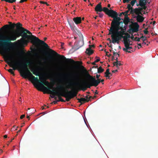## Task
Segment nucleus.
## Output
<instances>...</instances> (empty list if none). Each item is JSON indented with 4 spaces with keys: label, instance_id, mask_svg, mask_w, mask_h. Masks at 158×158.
Wrapping results in <instances>:
<instances>
[{
    "label": "nucleus",
    "instance_id": "1",
    "mask_svg": "<svg viewBox=\"0 0 158 158\" xmlns=\"http://www.w3.org/2000/svg\"><path fill=\"white\" fill-rule=\"evenodd\" d=\"M107 15L114 18L109 30V34L111 35L112 43H118L119 41L123 38L125 47L123 48V50L131 52L132 51V48L130 41V35L125 32L123 29L120 27L119 20H117V13L113 10H110Z\"/></svg>",
    "mask_w": 158,
    "mask_h": 158
},
{
    "label": "nucleus",
    "instance_id": "2",
    "mask_svg": "<svg viewBox=\"0 0 158 158\" xmlns=\"http://www.w3.org/2000/svg\"><path fill=\"white\" fill-rule=\"evenodd\" d=\"M21 76L23 78L26 79L28 78L33 83L34 85L37 88H40L43 89L44 90L47 92L48 93L52 94L51 96L52 98H54L55 95H56V92H60V90L57 89V91L55 92L52 91L50 89L41 83L39 82L38 78L35 77L28 70L27 65L25 63L23 64V66L20 69L19 71Z\"/></svg>",
    "mask_w": 158,
    "mask_h": 158
},
{
    "label": "nucleus",
    "instance_id": "3",
    "mask_svg": "<svg viewBox=\"0 0 158 158\" xmlns=\"http://www.w3.org/2000/svg\"><path fill=\"white\" fill-rule=\"evenodd\" d=\"M89 80L79 85V86L83 90H85L87 88H90L92 86H97L101 82L103 84L104 80L100 79L96 80L89 74H88Z\"/></svg>",
    "mask_w": 158,
    "mask_h": 158
},
{
    "label": "nucleus",
    "instance_id": "4",
    "mask_svg": "<svg viewBox=\"0 0 158 158\" xmlns=\"http://www.w3.org/2000/svg\"><path fill=\"white\" fill-rule=\"evenodd\" d=\"M22 38L19 40H18L20 44H26L27 41L25 39L28 38L30 39L31 42L34 44H43L45 47H48V46L47 44L45 43L44 41L39 39L37 37L34 36L33 35H27L26 33L24 32L21 35Z\"/></svg>",
    "mask_w": 158,
    "mask_h": 158
},
{
    "label": "nucleus",
    "instance_id": "5",
    "mask_svg": "<svg viewBox=\"0 0 158 158\" xmlns=\"http://www.w3.org/2000/svg\"><path fill=\"white\" fill-rule=\"evenodd\" d=\"M58 90H60V92H57L56 94L58 96H61L66 98V101H69L70 99L77 95V93L74 90L72 91L65 92L64 90V87L62 86L57 87Z\"/></svg>",
    "mask_w": 158,
    "mask_h": 158
},
{
    "label": "nucleus",
    "instance_id": "6",
    "mask_svg": "<svg viewBox=\"0 0 158 158\" xmlns=\"http://www.w3.org/2000/svg\"><path fill=\"white\" fill-rule=\"evenodd\" d=\"M16 39L15 32L14 31H10L5 35L0 34V40L5 41H14Z\"/></svg>",
    "mask_w": 158,
    "mask_h": 158
},
{
    "label": "nucleus",
    "instance_id": "7",
    "mask_svg": "<svg viewBox=\"0 0 158 158\" xmlns=\"http://www.w3.org/2000/svg\"><path fill=\"white\" fill-rule=\"evenodd\" d=\"M48 50L51 54L57 57L61 62H63L66 60V58L64 56H60L59 55L58 53L51 49H48Z\"/></svg>",
    "mask_w": 158,
    "mask_h": 158
},
{
    "label": "nucleus",
    "instance_id": "8",
    "mask_svg": "<svg viewBox=\"0 0 158 158\" xmlns=\"http://www.w3.org/2000/svg\"><path fill=\"white\" fill-rule=\"evenodd\" d=\"M49 74L43 73L39 76V78L40 81L43 83L45 80L49 78Z\"/></svg>",
    "mask_w": 158,
    "mask_h": 158
},
{
    "label": "nucleus",
    "instance_id": "9",
    "mask_svg": "<svg viewBox=\"0 0 158 158\" xmlns=\"http://www.w3.org/2000/svg\"><path fill=\"white\" fill-rule=\"evenodd\" d=\"M151 0H139V5L143 7L144 9H146L145 5L146 3H149Z\"/></svg>",
    "mask_w": 158,
    "mask_h": 158
},
{
    "label": "nucleus",
    "instance_id": "10",
    "mask_svg": "<svg viewBox=\"0 0 158 158\" xmlns=\"http://www.w3.org/2000/svg\"><path fill=\"white\" fill-rule=\"evenodd\" d=\"M41 69L40 68L35 69L32 68L31 69V71L33 72V73L35 75L40 76L41 74L39 72V70Z\"/></svg>",
    "mask_w": 158,
    "mask_h": 158
},
{
    "label": "nucleus",
    "instance_id": "11",
    "mask_svg": "<svg viewBox=\"0 0 158 158\" xmlns=\"http://www.w3.org/2000/svg\"><path fill=\"white\" fill-rule=\"evenodd\" d=\"M133 26L132 30L133 32H136L138 31L139 26L138 24L136 23H134L132 24Z\"/></svg>",
    "mask_w": 158,
    "mask_h": 158
},
{
    "label": "nucleus",
    "instance_id": "12",
    "mask_svg": "<svg viewBox=\"0 0 158 158\" xmlns=\"http://www.w3.org/2000/svg\"><path fill=\"white\" fill-rule=\"evenodd\" d=\"M95 10L98 13V12H101L102 11V8L101 3H100L97 4L95 8Z\"/></svg>",
    "mask_w": 158,
    "mask_h": 158
},
{
    "label": "nucleus",
    "instance_id": "13",
    "mask_svg": "<svg viewBox=\"0 0 158 158\" xmlns=\"http://www.w3.org/2000/svg\"><path fill=\"white\" fill-rule=\"evenodd\" d=\"M73 20L76 24H78L81 23V17H74Z\"/></svg>",
    "mask_w": 158,
    "mask_h": 158
},
{
    "label": "nucleus",
    "instance_id": "14",
    "mask_svg": "<svg viewBox=\"0 0 158 158\" xmlns=\"http://www.w3.org/2000/svg\"><path fill=\"white\" fill-rule=\"evenodd\" d=\"M119 55L117 52H114L113 53V56H112V60H117L118 58L119 57Z\"/></svg>",
    "mask_w": 158,
    "mask_h": 158
},
{
    "label": "nucleus",
    "instance_id": "15",
    "mask_svg": "<svg viewBox=\"0 0 158 158\" xmlns=\"http://www.w3.org/2000/svg\"><path fill=\"white\" fill-rule=\"evenodd\" d=\"M136 19L138 22H142L143 21L144 18L141 15H138L136 17Z\"/></svg>",
    "mask_w": 158,
    "mask_h": 158
},
{
    "label": "nucleus",
    "instance_id": "16",
    "mask_svg": "<svg viewBox=\"0 0 158 158\" xmlns=\"http://www.w3.org/2000/svg\"><path fill=\"white\" fill-rule=\"evenodd\" d=\"M85 53L88 55H90L93 53V51L90 48H89L86 49Z\"/></svg>",
    "mask_w": 158,
    "mask_h": 158
},
{
    "label": "nucleus",
    "instance_id": "17",
    "mask_svg": "<svg viewBox=\"0 0 158 158\" xmlns=\"http://www.w3.org/2000/svg\"><path fill=\"white\" fill-rule=\"evenodd\" d=\"M110 73L109 72V69H107L105 73V77L109 79L110 77L109 75H110Z\"/></svg>",
    "mask_w": 158,
    "mask_h": 158
},
{
    "label": "nucleus",
    "instance_id": "18",
    "mask_svg": "<svg viewBox=\"0 0 158 158\" xmlns=\"http://www.w3.org/2000/svg\"><path fill=\"white\" fill-rule=\"evenodd\" d=\"M20 31L23 33L24 31H26L28 34L30 35H31V32L27 30L26 29H25L23 27H21L20 28Z\"/></svg>",
    "mask_w": 158,
    "mask_h": 158
},
{
    "label": "nucleus",
    "instance_id": "19",
    "mask_svg": "<svg viewBox=\"0 0 158 158\" xmlns=\"http://www.w3.org/2000/svg\"><path fill=\"white\" fill-rule=\"evenodd\" d=\"M16 26V24L15 23L11 24L10 25H6L4 26L3 27H5L6 29H7L8 28L9 26H10V27L12 28H13L15 27Z\"/></svg>",
    "mask_w": 158,
    "mask_h": 158
},
{
    "label": "nucleus",
    "instance_id": "20",
    "mask_svg": "<svg viewBox=\"0 0 158 158\" xmlns=\"http://www.w3.org/2000/svg\"><path fill=\"white\" fill-rule=\"evenodd\" d=\"M53 86V85L49 84V85H48L47 86L49 89H52V91H56L55 89L54 88Z\"/></svg>",
    "mask_w": 158,
    "mask_h": 158
},
{
    "label": "nucleus",
    "instance_id": "21",
    "mask_svg": "<svg viewBox=\"0 0 158 158\" xmlns=\"http://www.w3.org/2000/svg\"><path fill=\"white\" fill-rule=\"evenodd\" d=\"M116 60V62H114V65H115L117 67H118V66H120V65H121V64L120 61H118L117 60Z\"/></svg>",
    "mask_w": 158,
    "mask_h": 158
},
{
    "label": "nucleus",
    "instance_id": "22",
    "mask_svg": "<svg viewBox=\"0 0 158 158\" xmlns=\"http://www.w3.org/2000/svg\"><path fill=\"white\" fill-rule=\"evenodd\" d=\"M2 1H4L10 3H13L15 2L16 0H1Z\"/></svg>",
    "mask_w": 158,
    "mask_h": 158
},
{
    "label": "nucleus",
    "instance_id": "23",
    "mask_svg": "<svg viewBox=\"0 0 158 158\" xmlns=\"http://www.w3.org/2000/svg\"><path fill=\"white\" fill-rule=\"evenodd\" d=\"M109 10H110L106 7H104L102 9V11L105 12L107 15L108 13V12L109 11Z\"/></svg>",
    "mask_w": 158,
    "mask_h": 158
},
{
    "label": "nucleus",
    "instance_id": "24",
    "mask_svg": "<svg viewBox=\"0 0 158 158\" xmlns=\"http://www.w3.org/2000/svg\"><path fill=\"white\" fill-rule=\"evenodd\" d=\"M16 24V26L17 27V29H18L19 28V31H20V28L21 27H22V24L20 23H18Z\"/></svg>",
    "mask_w": 158,
    "mask_h": 158
},
{
    "label": "nucleus",
    "instance_id": "25",
    "mask_svg": "<svg viewBox=\"0 0 158 158\" xmlns=\"http://www.w3.org/2000/svg\"><path fill=\"white\" fill-rule=\"evenodd\" d=\"M79 102L80 103L84 102L86 101V99L84 98H81L78 99Z\"/></svg>",
    "mask_w": 158,
    "mask_h": 158
},
{
    "label": "nucleus",
    "instance_id": "26",
    "mask_svg": "<svg viewBox=\"0 0 158 158\" xmlns=\"http://www.w3.org/2000/svg\"><path fill=\"white\" fill-rule=\"evenodd\" d=\"M104 69H102V68L101 67H99L98 69V72L99 73H102L104 71Z\"/></svg>",
    "mask_w": 158,
    "mask_h": 158
},
{
    "label": "nucleus",
    "instance_id": "27",
    "mask_svg": "<svg viewBox=\"0 0 158 158\" xmlns=\"http://www.w3.org/2000/svg\"><path fill=\"white\" fill-rule=\"evenodd\" d=\"M8 71L11 74H13V75H15L14 72L13 71V70L12 69H8Z\"/></svg>",
    "mask_w": 158,
    "mask_h": 158
},
{
    "label": "nucleus",
    "instance_id": "28",
    "mask_svg": "<svg viewBox=\"0 0 158 158\" xmlns=\"http://www.w3.org/2000/svg\"><path fill=\"white\" fill-rule=\"evenodd\" d=\"M43 83L45 85L47 86L48 85H49V82L47 81V80H45V81Z\"/></svg>",
    "mask_w": 158,
    "mask_h": 158
},
{
    "label": "nucleus",
    "instance_id": "29",
    "mask_svg": "<svg viewBox=\"0 0 158 158\" xmlns=\"http://www.w3.org/2000/svg\"><path fill=\"white\" fill-rule=\"evenodd\" d=\"M60 96H58V99H59V100L57 101H61L62 102H65V101L61 97H60Z\"/></svg>",
    "mask_w": 158,
    "mask_h": 158
},
{
    "label": "nucleus",
    "instance_id": "30",
    "mask_svg": "<svg viewBox=\"0 0 158 158\" xmlns=\"http://www.w3.org/2000/svg\"><path fill=\"white\" fill-rule=\"evenodd\" d=\"M136 0H133L131 1V4L132 6H133L135 4V2H136Z\"/></svg>",
    "mask_w": 158,
    "mask_h": 158
},
{
    "label": "nucleus",
    "instance_id": "31",
    "mask_svg": "<svg viewBox=\"0 0 158 158\" xmlns=\"http://www.w3.org/2000/svg\"><path fill=\"white\" fill-rule=\"evenodd\" d=\"M98 13V14L99 17L101 18H102L103 16V14L102 12H100Z\"/></svg>",
    "mask_w": 158,
    "mask_h": 158
},
{
    "label": "nucleus",
    "instance_id": "32",
    "mask_svg": "<svg viewBox=\"0 0 158 158\" xmlns=\"http://www.w3.org/2000/svg\"><path fill=\"white\" fill-rule=\"evenodd\" d=\"M15 34L16 36V38L17 37H19V36L21 35V34L20 33H16L15 32Z\"/></svg>",
    "mask_w": 158,
    "mask_h": 158
},
{
    "label": "nucleus",
    "instance_id": "33",
    "mask_svg": "<svg viewBox=\"0 0 158 158\" xmlns=\"http://www.w3.org/2000/svg\"><path fill=\"white\" fill-rule=\"evenodd\" d=\"M40 3L41 4H46L47 6H48L49 5L46 2H44V1H40Z\"/></svg>",
    "mask_w": 158,
    "mask_h": 158
},
{
    "label": "nucleus",
    "instance_id": "34",
    "mask_svg": "<svg viewBox=\"0 0 158 158\" xmlns=\"http://www.w3.org/2000/svg\"><path fill=\"white\" fill-rule=\"evenodd\" d=\"M127 8L129 10H130L131 8V5L130 4H128L127 5Z\"/></svg>",
    "mask_w": 158,
    "mask_h": 158
},
{
    "label": "nucleus",
    "instance_id": "35",
    "mask_svg": "<svg viewBox=\"0 0 158 158\" xmlns=\"http://www.w3.org/2000/svg\"><path fill=\"white\" fill-rule=\"evenodd\" d=\"M143 32L145 34H148V31L147 29H145L143 31Z\"/></svg>",
    "mask_w": 158,
    "mask_h": 158
},
{
    "label": "nucleus",
    "instance_id": "36",
    "mask_svg": "<svg viewBox=\"0 0 158 158\" xmlns=\"http://www.w3.org/2000/svg\"><path fill=\"white\" fill-rule=\"evenodd\" d=\"M130 0H123V2L125 3L126 2H129Z\"/></svg>",
    "mask_w": 158,
    "mask_h": 158
},
{
    "label": "nucleus",
    "instance_id": "37",
    "mask_svg": "<svg viewBox=\"0 0 158 158\" xmlns=\"http://www.w3.org/2000/svg\"><path fill=\"white\" fill-rule=\"evenodd\" d=\"M100 60V59H97L96 60L94 61V62L93 63V64H94L95 63L99 61Z\"/></svg>",
    "mask_w": 158,
    "mask_h": 158
},
{
    "label": "nucleus",
    "instance_id": "38",
    "mask_svg": "<svg viewBox=\"0 0 158 158\" xmlns=\"http://www.w3.org/2000/svg\"><path fill=\"white\" fill-rule=\"evenodd\" d=\"M25 116V115H24V114L22 115L21 116H20V118L21 119H22L24 118Z\"/></svg>",
    "mask_w": 158,
    "mask_h": 158
},
{
    "label": "nucleus",
    "instance_id": "39",
    "mask_svg": "<svg viewBox=\"0 0 158 158\" xmlns=\"http://www.w3.org/2000/svg\"><path fill=\"white\" fill-rule=\"evenodd\" d=\"M27 0H21L19 2L20 3H22L23 2H26Z\"/></svg>",
    "mask_w": 158,
    "mask_h": 158
},
{
    "label": "nucleus",
    "instance_id": "40",
    "mask_svg": "<svg viewBox=\"0 0 158 158\" xmlns=\"http://www.w3.org/2000/svg\"><path fill=\"white\" fill-rule=\"evenodd\" d=\"M141 44H138V48L139 49L140 48H141Z\"/></svg>",
    "mask_w": 158,
    "mask_h": 158
},
{
    "label": "nucleus",
    "instance_id": "41",
    "mask_svg": "<svg viewBox=\"0 0 158 158\" xmlns=\"http://www.w3.org/2000/svg\"><path fill=\"white\" fill-rule=\"evenodd\" d=\"M17 127H16L15 126H14L13 127L12 129H14L15 128V130H17Z\"/></svg>",
    "mask_w": 158,
    "mask_h": 158
},
{
    "label": "nucleus",
    "instance_id": "42",
    "mask_svg": "<svg viewBox=\"0 0 158 158\" xmlns=\"http://www.w3.org/2000/svg\"><path fill=\"white\" fill-rule=\"evenodd\" d=\"M94 45H89V48H91L92 47H94Z\"/></svg>",
    "mask_w": 158,
    "mask_h": 158
},
{
    "label": "nucleus",
    "instance_id": "43",
    "mask_svg": "<svg viewBox=\"0 0 158 158\" xmlns=\"http://www.w3.org/2000/svg\"><path fill=\"white\" fill-rule=\"evenodd\" d=\"M117 72V70H114L113 71H112V72L113 73H115V72Z\"/></svg>",
    "mask_w": 158,
    "mask_h": 158
},
{
    "label": "nucleus",
    "instance_id": "44",
    "mask_svg": "<svg viewBox=\"0 0 158 158\" xmlns=\"http://www.w3.org/2000/svg\"><path fill=\"white\" fill-rule=\"evenodd\" d=\"M99 77H100V75H97L96 76V78L98 79V78H99Z\"/></svg>",
    "mask_w": 158,
    "mask_h": 158
},
{
    "label": "nucleus",
    "instance_id": "45",
    "mask_svg": "<svg viewBox=\"0 0 158 158\" xmlns=\"http://www.w3.org/2000/svg\"><path fill=\"white\" fill-rule=\"evenodd\" d=\"M7 137V136L6 135H5L4 136V138H6Z\"/></svg>",
    "mask_w": 158,
    "mask_h": 158
},
{
    "label": "nucleus",
    "instance_id": "46",
    "mask_svg": "<svg viewBox=\"0 0 158 158\" xmlns=\"http://www.w3.org/2000/svg\"><path fill=\"white\" fill-rule=\"evenodd\" d=\"M19 101L20 102H22V99L21 98H19Z\"/></svg>",
    "mask_w": 158,
    "mask_h": 158
},
{
    "label": "nucleus",
    "instance_id": "47",
    "mask_svg": "<svg viewBox=\"0 0 158 158\" xmlns=\"http://www.w3.org/2000/svg\"><path fill=\"white\" fill-rule=\"evenodd\" d=\"M110 5L109 4H108L107 5V6L108 7H110Z\"/></svg>",
    "mask_w": 158,
    "mask_h": 158
},
{
    "label": "nucleus",
    "instance_id": "48",
    "mask_svg": "<svg viewBox=\"0 0 158 158\" xmlns=\"http://www.w3.org/2000/svg\"><path fill=\"white\" fill-rule=\"evenodd\" d=\"M2 152V149H0V153Z\"/></svg>",
    "mask_w": 158,
    "mask_h": 158
},
{
    "label": "nucleus",
    "instance_id": "49",
    "mask_svg": "<svg viewBox=\"0 0 158 158\" xmlns=\"http://www.w3.org/2000/svg\"><path fill=\"white\" fill-rule=\"evenodd\" d=\"M27 118H29V116L27 115Z\"/></svg>",
    "mask_w": 158,
    "mask_h": 158
},
{
    "label": "nucleus",
    "instance_id": "50",
    "mask_svg": "<svg viewBox=\"0 0 158 158\" xmlns=\"http://www.w3.org/2000/svg\"><path fill=\"white\" fill-rule=\"evenodd\" d=\"M156 23V22L154 21L153 22V24H154Z\"/></svg>",
    "mask_w": 158,
    "mask_h": 158
},
{
    "label": "nucleus",
    "instance_id": "51",
    "mask_svg": "<svg viewBox=\"0 0 158 158\" xmlns=\"http://www.w3.org/2000/svg\"><path fill=\"white\" fill-rule=\"evenodd\" d=\"M97 17H98L97 16H96L94 17L95 19H97Z\"/></svg>",
    "mask_w": 158,
    "mask_h": 158
},
{
    "label": "nucleus",
    "instance_id": "52",
    "mask_svg": "<svg viewBox=\"0 0 158 158\" xmlns=\"http://www.w3.org/2000/svg\"><path fill=\"white\" fill-rule=\"evenodd\" d=\"M64 43H61V46H62L63 45H64Z\"/></svg>",
    "mask_w": 158,
    "mask_h": 158
},
{
    "label": "nucleus",
    "instance_id": "53",
    "mask_svg": "<svg viewBox=\"0 0 158 158\" xmlns=\"http://www.w3.org/2000/svg\"><path fill=\"white\" fill-rule=\"evenodd\" d=\"M84 18H82V20H84Z\"/></svg>",
    "mask_w": 158,
    "mask_h": 158
},
{
    "label": "nucleus",
    "instance_id": "54",
    "mask_svg": "<svg viewBox=\"0 0 158 158\" xmlns=\"http://www.w3.org/2000/svg\"><path fill=\"white\" fill-rule=\"evenodd\" d=\"M85 2H86V0H83Z\"/></svg>",
    "mask_w": 158,
    "mask_h": 158
},
{
    "label": "nucleus",
    "instance_id": "55",
    "mask_svg": "<svg viewBox=\"0 0 158 158\" xmlns=\"http://www.w3.org/2000/svg\"><path fill=\"white\" fill-rule=\"evenodd\" d=\"M47 38H45V39H44L45 40Z\"/></svg>",
    "mask_w": 158,
    "mask_h": 158
},
{
    "label": "nucleus",
    "instance_id": "56",
    "mask_svg": "<svg viewBox=\"0 0 158 158\" xmlns=\"http://www.w3.org/2000/svg\"><path fill=\"white\" fill-rule=\"evenodd\" d=\"M42 109H44V107H43L42 108Z\"/></svg>",
    "mask_w": 158,
    "mask_h": 158
},
{
    "label": "nucleus",
    "instance_id": "57",
    "mask_svg": "<svg viewBox=\"0 0 158 158\" xmlns=\"http://www.w3.org/2000/svg\"><path fill=\"white\" fill-rule=\"evenodd\" d=\"M15 56H14V55H13V57H14Z\"/></svg>",
    "mask_w": 158,
    "mask_h": 158
},
{
    "label": "nucleus",
    "instance_id": "58",
    "mask_svg": "<svg viewBox=\"0 0 158 158\" xmlns=\"http://www.w3.org/2000/svg\"><path fill=\"white\" fill-rule=\"evenodd\" d=\"M69 84V85H71V83H70Z\"/></svg>",
    "mask_w": 158,
    "mask_h": 158
}]
</instances>
